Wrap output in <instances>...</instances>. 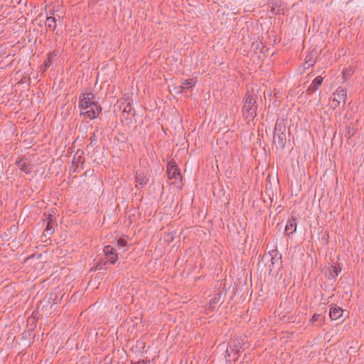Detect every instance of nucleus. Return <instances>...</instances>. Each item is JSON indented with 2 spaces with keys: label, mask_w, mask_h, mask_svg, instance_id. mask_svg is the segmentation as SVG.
I'll list each match as a JSON object with an SVG mask.
<instances>
[{
  "label": "nucleus",
  "mask_w": 364,
  "mask_h": 364,
  "mask_svg": "<svg viewBox=\"0 0 364 364\" xmlns=\"http://www.w3.org/2000/svg\"><path fill=\"white\" fill-rule=\"evenodd\" d=\"M79 107L80 114L85 119H93L99 115L101 107L98 105L95 95L90 92L82 93L80 96Z\"/></svg>",
  "instance_id": "1"
},
{
  "label": "nucleus",
  "mask_w": 364,
  "mask_h": 364,
  "mask_svg": "<svg viewBox=\"0 0 364 364\" xmlns=\"http://www.w3.org/2000/svg\"><path fill=\"white\" fill-rule=\"evenodd\" d=\"M243 117L246 119H252L257 114L256 99L253 96H247L242 109Z\"/></svg>",
  "instance_id": "2"
},
{
  "label": "nucleus",
  "mask_w": 364,
  "mask_h": 364,
  "mask_svg": "<svg viewBox=\"0 0 364 364\" xmlns=\"http://www.w3.org/2000/svg\"><path fill=\"white\" fill-rule=\"evenodd\" d=\"M347 98V92L343 88H337L332 94L330 106L333 109H336L341 105H345Z\"/></svg>",
  "instance_id": "3"
},
{
  "label": "nucleus",
  "mask_w": 364,
  "mask_h": 364,
  "mask_svg": "<svg viewBox=\"0 0 364 364\" xmlns=\"http://www.w3.org/2000/svg\"><path fill=\"white\" fill-rule=\"evenodd\" d=\"M167 174L172 183L178 187H181V176L176 167L175 162H169L167 167Z\"/></svg>",
  "instance_id": "4"
},
{
  "label": "nucleus",
  "mask_w": 364,
  "mask_h": 364,
  "mask_svg": "<svg viewBox=\"0 0 364 364\" xmlns=\"http://www.w3.org/2000/svg\"><path fill=\"white\" fill-rule=\"evenodd\" d=\"M104 252L107 259L112 264L115 263L117 260L118 256L115 252L114 247L110 245H107L104 247Z\"/></svg>",
  "instance_id": "5"
},
{
  "label": "nucleus",
  "mask_w": 364,
  "mask_h": 364,
  "mask_svg": "<svg viewBox=\"0 0 364 364\" xmlns=\"http://www.w3.org/2000/svg\"><path fill=\"white\" fill-rule=\"evenodd\" d=\"M343 310L338 306H333L330 309L329 316L332 320H337L343 316Z\"/></svg>",
  "instance_id": "6"
},
{
  "label": "nucleus",
  "mask_w": 364,
  "mask_h": 364,
  "mask_svg": "<svg viewBox=\"0 0 364 364\" xmlns=\"http://www.w3.org/2000/svg\"><path fill=\"white\" fill-rule=\"evenodd\" d=\"M323 82V77L317 76L312 82L311 85L307 90V93L311 94L315 92L321 86Z\"/></svg>",
  "instance_id": "7"
},
{
  "label": "nucleus",
  "mask_w": 364,
  "mask_h": 364,
  "mask_svg": "<svg viewBox=\"0 0 364 364\" xmlns=\"http://www.w3.org/2000/svg\"><path fill=\"white\" fill-rule=\"evenodd\" d=\"M296 230V218H292L291 219L289 220L286 227H285V232L287 234L290 235L293 234Z\"/></svg>",
  "instance_id": "8"
},
{
  "label": "nucleus",
  "mask_w": 364,
  "mask_h": 364,
  "mask_svg": "<svg viewBox=\"0 0 364 364\" xmlns=\"http://www.w3.org/2000/svg\"><path fill=\"white\" fill-rule=\"evenodd\" d=\"M45 25L47 29L53 31L55 29L57 25L55 18L51 16L47 17Z\"/></svg>",
  "instance_id": "9"
},
{
  "label": "nucleus",
  "mask_w": 364,
  "mask_h": 364,
  "mask_svg": "<svg viewBox=\"0 0 364 364\" xmlns=\"http://www.w3.org/2000/svg\"><path fill=\"white\" fill-rule=\"evenodd\" d=\"M196 85V80L194 79H188L183 81L180 86L181 91L182 92L185 89L192 87Z\"/></svg>",
  "instance_id": "10"
},
{
  "label": "nucleus",
  "mask_w": 364,
  "mask_h": 364,
  "mask_svg": "<svg viewBox=\"0 0 364 364\" xmlns=\"http://www.w3.org/2000/svg\"><path fill=\"white\" fill-rule=\"evenodd\" d=\"M315 61H316L315 53H311L306 58L304 66H306V68H309V67L312 66L314 64Z\"/></svg>",
  "instance_id": "11"
},
{
  "label": "nucleus",
  "mask_w": 364,
  "mask_h": 364,
  "mask_svg": "<svg viewBox=\"0 0 364 364\" xmlns=\"http://www.w3.org/2000/svg\"><path fill=\"white\" fill-rule=\"evenodd\" d=\"M274 254V256L272 257V265L274 266L277 264V268H279L282 266L281 257L278 255L277 252Z\"/></svg>",
  "instance_id": "12"
},
{
  "label": "nucleus",
  "mask_w": 364,
  "mask_h": 364,
  "mask_svg": "<svg viewBox=\"0 0 364 364\" xmlns=\"http://www.w3.org/2000/svg\"><path fill=\"white\" fill-rule=\"evenodd\" d=\"M136 182L139 183L141 186H143L146 183L148 178L146 176L142 175L141 173H136Z\"/></svg>",
  "instance_id": "13"
},
{
  "label": "nucleus",
  "mask_w": 364,
  "mask_h": 364,
  "mask_svg": "<svg viewBox=\"0 0 364 364\" xmlns=\"http://www.w3.org/2000/svg\"><path fill=\"white\" fill-rule=\"evenodd\" d=\"M331 269H332V272L331 273V277L332 278L337 277L341 271V268L340 267L339 265L331 266Z\"/></svg>",
  "instance_id": "14"
},
{
  "label": "nucleus",
  "mask_w": 364,
  "mask_h": 364,
  "mask_svg": "<svg viewBox=\"0 0 364 364\" xmlns=\"http://www.w3.org/2000/svg\"><path fill=\"white\" fill-rule=\"evenodd\" d=\"M18 167L26 173L30 172V168L26 166V163L23 161H19L17 162Z\"/></svg>",
  "instance_id": "15"
},
{
  "label": "nucleus",
  "mask_w": 364,
  "mask_h": 364,
  "mask_svg": "<svg viewBox=\"0 0 364 364\" xmlns=\"http://www.w3.org/2000/svg\"><path fill=\"white\" fill-rule=\"evenodd\" d=\"M126 244H127L126 241L124 239L120 238L117 240V245L119 248H120V247H124L126 245Z\"/></svg>",
  "instance_id": "16"
},
{
  "label": "nucleus",
  "mask_w": 364,
  "mask_h": 364,
  "mask_svg": "<svg viewBox=\"0 0 364 364\" xmlns=\"http://www.w3.org/2000/svg\"><path fill=\"white\" fill-rule=\"evenodd\" d=\"M318 317H319V315L314 314V315L313 316V317H312V321H317V320H318Z\"/></svg>",
  "instance_id": "17"
},
{
  "label": "nucleus",
  "mask_w": 364,
  "mask_h": 364,
  "mask_svg": "<svg viewBox=\"0 0 364 364\" xmlns=\"http://www.w3.org/2000/svg\"><path fill=\"white\" fill-rule=\"evenodd\" d=\"M49 63H50L49 60H46V63H45V65H46V67L49 66Z\"/></svg>",
  "instance_id": "18"
},
{
  "label": "nucleus",
  "mask_w": 364,
  "mask_h": 364,
  "mask_svg": "<svg viewBox=\"0 0 364 364\" xmlns=\"http://www.w3.org/2000/svg\"><path fill=\"white\" fill-rule=\"evenodd\" d=\"M47 228L49 229V223L47 225Z\"/></svg>",
  "instance_id": "19"
}]
</instances>
